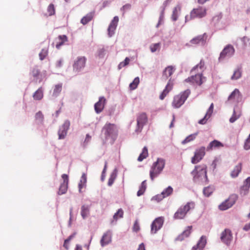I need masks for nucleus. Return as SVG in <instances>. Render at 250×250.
<instances>
[{
  "mask_svg": "<svg viewBox=\"0 0 250 250\" xmlns=\"http://www.w3.org/2000/svg\"><path fill=\"white\" fill-rule=\"evenodd\" d=\"M207 167L205 164L196 166L191 172L193 180L196 183H202L208 182Z\"/></svg>",
  "mask_w": 250,
  "mask_h": 250,
  "instance_id": "nucleus-1",
  "label": "nucleus"
},
{
  "mask_svg": "<svg viewBox=\"0 0 250 250\" xmlns=\"http://www.w3.org/2000/svg\"><path fill=\"white\" fill-rule=\"evenodd\" d=\"M195 204L193 202H188L185 205L181 206L174 213L173 218L176 220L183 219L188 212L194 208Z\"/></svg>",
  "mask_w": 250,
  "mask_h": 250,
  "instance_id": "nucleus-2",
  "label": "nucleus"
},
{
  "mask_svg": "<svg viewBox=\"0 0 250 250\" xmlns=\"http://www.w3.org/2000/svg\"><path fill=\"white\" fill-rule=\"evenodd\" d=\"M165 165V161L163 159L158 158L157 161L154 163L150 170V178L152 181L157 177L162 171Z\"/></svg>",
  "mask_w": 250,
  "mask_h": 250,
  "instance_id": "nucleus-3",
  "label": "nucleus"
},
{
  "mask_svg": "<svg viewBox=\"0 0 250 250\" xmlns=\"http://www.w3.org/2000/svg\"><path fill=\"white\" fill-rule=\"evenodd\" d=\"M102 132L104 134L106 140L109 138L114 140L117 135L118 129L115 125L106 123L103 128Z\"/></svg>",
  "mask_w": 250,
  "mask_h": 250,
  "instance_id": "nucleus-4",
  "label": "nucleus"
},
{
  "mask_svg": "<svg viewBox=\"0 0 250 250\" xmlns=\"http://www.w3.org/2000/svg\"><path fill=\"white\" fill-rule=\"evenodd\" d=\"M207 15V9L203 6H198L193 8L190 12V15L185 17L186 21H189L195 18H202Z\"/></svg>",
  "mask_w": 250,
  "mask_h": 250,
  "instance_id": "nucleus-5",
  "label": "nucleus"
},
{
  "mask_svg": "<svg viewBox=\"0 0 250 250\" xmlns=\"http://www.w3.org/2000/svg\"><path fill=\"white\" fill-rule=\"evenodd\" d=\"M190 94V91L187 90L179 94L175 95L172 102V105L175 108L180 107L187 99Z\"/></svg>",
  "mask_w": 250,
  "mask_h": 250,
  "instance_id": "nucleus-6",
  "label": "nucleus"
},
{
  "mask_svg": "<svg viewBox=\"0 0 250 250\" xmlns=\"http://www.w3.org/2000/svg\"><path fill=\"white\" fill-rule=\"evenodd\" d=\"M86 58L85 57H78L74 62L73 69L75 72H80L85 66Z\"/></svg>",
  "mask_w": 250,
  "mask_h": 250,
  "instance_id": "nucleus-7",
  "label": "nucleus"
},
{
  "mask_svg": "<svg viewBox=\"0 0 250 250\" xmlns=\"http://www.w3.org/2000/svg\"><path fill=\"white\" fill-rule=\"evenodd\" d=\"M206 154V147L201 146L196 149L194 152L193 157L191 158V162L195 164L199 163Z\"/></svg>",
  "mask_w": 250,
  "mask_h": 250,
  "instance_id": "nucleus-8",
  "label": "nucleus"
},
{
  "mask_svg": "<svg viewBox=\"0 0 250 250\" xmlns=\"http://www.w3.org/2000/svg\"><path fill=\"white\" fill-rule=\"evenodd\" d=\"M237 196L236 194L231 195L228 199L219 206L220 210H225L231 207L236 202Z\"/></svg>",
  "mask_w": 250,
  "mask_h": 250,
  "instance_id": "nucleus-9",
  "label": "nucleus"
},
{
  "mask_svg": "<svg viewBox=\"0 0 250 250\" xmlns=\"http://www.w3.org/2000/svg\"><path fill=\"white\" fill-rule=\"evenodd\" d=\"M235 50L231 45H227L221 52L219 60L220 61L226 57H230L234 53Z\"/></svg>",
  "mask_w": 250,
  "mask_h": 250,
  "instance_id": "nucleus-10",
  "label": "nucleus"
},
{
  "mask_svg": "<svg viewBox=\"0 0 250 250\" xmlns=\"http://www.w3.org/2000/svg\"><path fill=\"white\" fill-rule=\"evenodd\" d=\"M221 240L222 242L229 245L232 240V234L229 229H225L221 233Z\"/></svg>",
  "mask_w": 250,
  "mask_h": 250,
  "instance_id": "nucleus-11",
  "label": "nucleus"
},
{
  "mask_svg": "<svg viewBox=\"0 0 250 250\" xmlns=\"http://www.w3.org/2000/svg\"><path fill=\"white\" fill-rule=\"evenodd\" d=\"M62 178L63 179V182L61 183L59 191L58 194L62 195L66 193L68 188V184L69 181L68 176L67 174H63L62 175Z\"/></svg>",
  "mask_w": 250,
  "mask_h": 250,
  "instance_id": "nucleus-12",
  "label": "nucleus"
},
{
  "mask_svg": "<svg viewBox=\"0 0 250 250\" xmlns=\"http://www.w3.org/2000/svg\"><path fill=\"white\" fill-rule=\"evenodd\" d=\"M147 117L145 113H142L139 114L137 119V128L136 131L140 132L144 125L147 122Z\"/></svg>",
  "mask_w": 250,
  "mask_h": 250,
  "instance_id": "nucleus-13",
  "label": "nucleus"
},
{
  "mask_svg": "<svg viewBox=\"0 0 250 250\" xmlns=\"http://www.w3.org/2000/svg\"><path fill=\"white\" fill-rule=\"evenodd\" d=\"M69 126L70 122L68 120L65 121L58 131V133L59 139H63L65 138Z\"/></svg>",
  "mask_w": 250,
  "mask_h": 250,
  "instance_id": "nucleus-14",
  "label": "nucleus"
},
{
  "mask_svg": "<svg viewBox=\"0 0 250 250\" xmlns=\"http://www.w3.org/2000/svg\"><path fill=\"white\" fill-rule=\"evenodd\" d=\"M164 220L162 217H158L154 220L151 226V232L152 233H155L160 229L163 224Z\"/></svg>",
  "mask_w": 250,
  "mask_h": 250,
  "instance_id": "nucleus-15",
  "label": "nucleus"
},
{
  "mask_svg": "<svg viewBox=\"0 0 250 250\" xmlns=\"http://www.w3.org/2000/svg\"><path fill=\"white\" fill-rule=\"evenodd\" d=\"M208 36L206 33L200 35L195 37L190 41L191 44H198L199 43H204L207 39Z\"/></svg>",
  "mask_w": 250,
  "mask_h": 250,
  "instance_id": "nucleus-16",
  "label": "nucleus"
},
{
  "mask_svg": "<svg viewBox=\"0 0 250 250\" xmlns=\"http://www.w3.org/2000/svg\"><path fill=\"white\" fill-rule=\"evenodd\" d=\"M105 102L106 99L104 97L99 98V101L94 105V109L97 113H100L103 110Z\"/></svg>",
  "mask_w": 250,
  "mask_h": 250,
  "instance_id": "nucleus-17",
  "label": "nucleus"
},
{
  "mask_svg": "<svg viewBox=\"0 0 250 250\" xmlns=\"http://www.w3.org/2000/svg\"><path fill=\"white\" fill-rule=\"evenodd\" d=\"M118 21L119 18L117 16L114 17L108 28V32L109 37H111L114 34Z\"/></svg>",
  "mask_w": 250,
  "mask_h": 250,
  "instance_id": "nucleus-18",
  "label": "nucleus"
},
{
  "mask_svg": "<svg viewBox=\"0 0 250 250\" xmlns=\"http://www.w3.org/2000/svg\"><path fill=\"white\" fill-rule=\"evenodd\" d=\"M186 82H190L200 85L203 83V77L201 74H196L194 76H191L185 80Z\"/></svg>",
  "mask_w": 250,
  "mask_h": 250,
  "instance_id": "nucleus-19",
  "label": "nucleus"
},
{
  "mask_svg": "<svg viewBox=\"0 0 250 250\" xmlns=\"http://www.w3.org/2000/svg\"><path fill=\"white\" fill-rule=\"evenodd\" d=\"M213 108H214V105H213V104L212 103L210 104L209 108L208 109L207 113H206L205 116H204V117L203 119H202L199 121V122H198L199 124H200L201 125H204L207 123L208 120L211 117V116L213 113Z\"/></svg>",
  "mask_w": 250,
  "mask_h": 250,
  "instance_id": "nucleus-20",
  "label": "nucleus"
},
{
  "mask_svg": "<svg viewBox=\"0 0 250 250\" xmlns=\"http://www.w3.org/2000/svg\"><path fill=\"white\" fill-rule=\"evenodd\" d=\"M111 235L112 233L110 230L107 231L104 234L101 240V244L102 246L103 247L107 245L111 241Z\"/></svg>",
  "mask_w": 250,
  "mask_h": 250,
  "instance_id": "nucleus-21",
  "label": "nucleus"
},
{
  "mask_svg": "<svg viewBox=\"0 0 250 250\" xmlns=\"http://www.w3.org/2000/svg\"><path fill=\"white\" fill-rule=\"evenodd\" d=\"M173 85V83L171 82L170 80H169L167 83L165 88L164 89L159 96L160 100H163L164 99V98L167 96L168 93L172 89Z\"/></svg>",
  "mask_w": 250,
  "mask_h": 250,
  "instance_id": "nucleus-22",
  "label": "nucleus"
},
{
  "mask_svg": "<svg viewBox=\"0 0 250 250\" xmlns=\"http://www.w3.org/2000/svg\"><path fill=\"white\" fill-rule=\"evenodd\" d=\"M250 188V177L247 178L244 181L243 186L240 189V194L243 195H246Z\"/></svg>",
  "mask_w": 250,
  "mask_h": 250,
  "instance_id": "nucleus-23",
  "label": "nucleus"
},
{
  "mask_svg": "<svg viewBox=\"0 0 250 250\" xmlns=\"http://www.w3.org/2000/svg\"><path fill=\"white\" fill-rule=\"evenodd\" d=\"M224 145L222 143L217 140H214L211 142L207 147L208 151L212 150L213 149L219 148L223 147Z\"/></svg>",
  "mask_w": 250,
  "mask_h": 250,
  "instance_id": "nucleus-24",
  "label": "nucleus"
},
{
  "mask_svg": "<svg viewBox=\"0 0 250 250\" xmlns=\"http://www.w3.org/2000/svg\"><path fill=\"white\" fill-rule=\"evenodd\" d=\"M192 228V227L191 226H188L183 233L178 237L177 239L182 241L185 238L188 237L191 232Z\"/></svg>",
  "mask_w": 250,
  "mask_h": 250,
  "instance_id": "nucleus-25",
  "label": "nucleus"
},
{
  "mask_svg": "<svg viewBox=\"0 0 250 250\" xmlns=\"http://www.w3.org/2000/svg\"><path fill=\"white\" fill-rule=\"evenodd\" d=\"M57 40L56 47L57 49H59L60 47L62 45L64 42H67V37L66 35H60L56 39Z\"/></svg>",
  "mask_w": 250,
  "mask_h": 250,
  "instance_id": "nucleus-26",
  "label": "nucleus"
},
{
  "mask_svg": "<svg viewBox=\"0 0 250 250\" xmlns=\"http://www.w3.org/2000/svg\"><path fill=\"white\" fill-rule=\"evenodd\" d=\"M242 169V164L241 163H239L231 171L230 173V176L232 178H235L239 175V173L241 172Z\"/></svg>",
  "mask_w": 250,
  "mask_h": 250,
  "instance_id": "nucleus-27",
  "label": "nucleus"
},
{
  "mask_svg": "<svg viewBox=\"0 0 250 250\" xmlns=\"http://www.w3.org/2000/svg\"><path fill=\"white\" fill-rule=\"evenodd\" d=\"M43 96V90L42 87H40L33 94V98L35 100H41Z\"/></svg>",
  "mask_w": 250,
  "mask_h": 250,
  "instance_id": "nucleus-28",
  "label": "nucleus"
},
{
  "mask_svg": "<svg viewBox=\"0 0 250 250\" xmlns=\"http://www.w3.org/2000/svg\"><path fill=\"white\" fill-rule=\"evenodd\" d=\"M174 68L172 66H168L166 67L163 72V76L167 79L170 77L173 73Z\"/></svg>",
  "mask_w": 250,
  "mask_h": 250,
  "instance_id": "nucleus-29",
  "label": "nucleus"
},
{
  "mask_svg": "<svg viewBox=\"0 0 250 250\" xmlns=\"http://www.w3.org/2000/svg\"><path fill=\"white\" fill-rule=\"evenodd\" d=\"M148 156V150L146 146H145L142 153L140 154L138 158V161L139 162L142 161L144 159H146Z\"/></svg>",
  "mask_w": 250,
  "mask_h": 250,
  "instance_id": "nucleus-30",
  "label": "nucleus"
},
{
  "mask_svg": "<svg viewBox=\"0 0 250 250\" xmlns=\"http://www.w3.org/2000/svg\"><path fill=\"white\" fill-rule=\"evenodd\" d=\"M172 192L173 188L170 186L168 187L163 191L162 192L161 195L160 196H162V197L160 199L169 196L172 194Z\"/></svg>",
  "mask_w": 250,
  "mask_h": 250,
  "instance_id": "nucleus-31",
  "label": "nucleus"
},
{
  "mask_svg": "<svg viewBox=\"0 0 250 250\" xmlns=\"http://www.w3.org/2000/svg\"><path fill=\"white\" fill-rule=\"evenodd\" d=\"M62 83H59L55 85L53 90V95L55 97L58 96L62 90Z\"/></svg>",
  "mask_w": 250,
  "mask_h": 250,
  "instance_id": "nucleus-32",
  "label": "nucleus"
},
{
  "mask_svg": "<svg viewBox=\"0 0 250 250\" xmlns=\"http://www.w3.org/2000/svg\"><path fill=\"white\" fill-rule=\"evenodd\" d=\"M146 188V180L143 181L141 183L139 190L137 192V196H140L143 195Z\"/></svg>",
  "mask_w": 250,
  "mask_h": 250,
  "instance_id": "nucleus-33",
  "label": "nucleus"
},
{
  "mask_svg": "<svg viewBox=\"0 0 250 250\" xmlns=\"http://www.w3.org/2000/svg\"><path fill=\"white\" fill-rule=\"evenodd\" d=\"M240 96V92L238 89H235L229 97V100L238 99Z\"/></svg>",
  "mask_w": 250,
  "mask_h": 250,
  "instance_id": "nucleus-34",
  "label": "nucleus"
},
{
  "mask_svg": "<svg viewBox=\"0 0 250 250\" xmlns=\"http://www.w3.org/2000/svg\"><path fill=\"white\" fill-rule=\"evenodd\" d=\"M89 208L88 206L83 205L81 208V215L84 219L89 214Z\"/></svg>",
  "mask_w": 250,
  "mask_h": 250,
  "instance_id": "nucleus-35",
  "label": "nucleus"
},
{
  "mask_svg": "<svg viewBox=\"0 0 250 250\" xmlns=\"http://www.w3.org/2000/svg\"><path fill=\"white\" fill-rule=\"evenodd\" d=\"M242 76V71L241 69L238 68L236 70L234 71L233 75L231 77V79L233 80H237L239 79Z\"/></svg>",
  "mask_w": 250,
  "mask_h": 250,
  "instance_id": "nucleus-36",
  "label": "nucleus"
},
{
  "mask_svg": "<svg viewBox=\"0 0 250 250\" xmlns=\"http://www.w3.org/2000/svg\"><path fill=\"white\" fill-rule=\"evenodd\" d=\"M180 10L181 8L179 6H177L174 8L172 15V19L173 21H175L177 20L178 12L180 11Z\"/></svg>",
  "mask_w": 250,
  "mask_h": 250,
  "instance_id": "nucleus-37",
  "label": "nucleus"
},
{
  "mask_svg": "<svg viewBox=\"0 0 250 250\" xmlns=\"http://www.w3.org/2000/svg\"><path fill=\"white\" fill-rule=\"evenodd\" d=\"M92 18L93 16L91 14H87L81 19V22L83 24L85 25L91 21Z\"/></svg>",
  "mask_w": 250,
  "mask_h": 250,
  "instance_id": "nucleus-38",
  "label": "nucleus"
},
{
  "mask_svg": "<svg viewBox=\"0 0 250 250\" xmlns=\"http://www.w3.org/2000/svg\"><path fill=\"white\" fill-rule=\"evenodd\" d=\"M123 215L124 211L122 208H120L113 215V219L117 221L118 219L123 217Z\"/></svg>",
  "mask_w": 250,
  "mask_h": 250,
  "instance_id": "nucleus-39",
  "label": "nucleus"
},
{
  "mask_svg": "<svg viewBox=\"0 0 250 250\" xmlns=\"http://www.w3.org/2000/svg\"><path fill=\"white\" fill-rule=\"evenodd\" d=\"M206 244V239L205 237L202 236L199 241H198V243L196 244L197 247H199L202 250L203 249V248L205 247V245Z\"/></svg>",
  "mask_w": 250,
  "mask_h": 250,
  "instance_id": "nucleus-40",
  "label": "nucleus"
},
{
  "mask_svg": "<svg viewBox=\"0 0 250 250\" xmlns=\"http://www.w3.org/2000/svg\"><path fill=\"white\" fill-rule=\"evenodd\" d=\"M140 82L139 78L138 77L135 78L133 81L129 84L130 89L134 90L136 89Z\"/></svg>",
  "mask_w": 250,
  "mask_h": 250,
  "instance_id": "nucleus-41",
  "label": "nucleus"
},
{
  "mask_svg": "<svg viewBox=\"0 0 250 250\" xmlns=\"http://www.w3.org/2000/svg\"><path fill=\"white\" fill-rule=\"evenodd\" d=\"M213 188L212 187L209 186L204 189L203 193L206 196H209L213 192Z\"/></svg>",
  "mask_w": 250,
  "mask_h": 250,
  "instance_id": "nucleus-42",
  "label": "nucleus"
},
{
  "mask_svg": "<svg viewBox=\"0 0 250 250\" xmlns=\"http://www.w3.org/2000/svg\"><path fill=\"white\" fill-rule=\"evenodd\" d=\"M35 119L40 122H42L44 119V116L42 113L39 111L35 114Z\"/></svg>",
  "mask_w": 250,
  "mask_h": 250,
  "instance_id": "nucleus-43",
  "label": "nucleus"
},
{
  "mask_svg": "<svg viewBox=\"0 0 250 250\" xmlns=\"http://www.w3.org/2000/svg\"><path fill=\"white\" fill-rule=\"evenodd\" d=\"M48 54V49H42L41 52L39 54L40 59L41 60H43L47 55Z\"/></svg>",
  "mask_w": 250,
  "mask_h": 250,
  "instance_id": "nucleus-44",
  "label": "nucleus"
},
{
  "mask_svg": "<svg viewBox=\"0 0 250 250\" xmlns=\"http://www.w3.org/2000/svg\"><path fill=\"white\" fill-rule=\"evenodd\" d=\"M160 43H157L152 44L150 46V50L152 52H155L157 50L160 49Z\"/></svg>",
  "mask_w": 250,
  "mask_h": 250,
  "instance_id": "nucleus-45",
  "label": "nucleus"
},
{
  "mask_svg": "<svg viewBox=\"0 0 250 250\" xmlns=\"http://www.w3.org/2000/svg\"><path fill=\"white\" fill-rule=\"evenodd\" d=\"M130 60L128 58L126 57L124 61L121 62L120 63V64L118 65L119 69H121L122 68L125 66L126 65H128L129 64Z\"/></svg>",
  "mask_w": 250,
  "mask_h": 250,
  "instance_id": "nucleus-46",
  "label": "nucleus"
},
{
  "mask_svg": "<svg viewBox=\"0 0 250 250\" xmlns=\"http://www.w3.org/2000/svg\"><path fill=\"white\" fill-rule=\"evenodd\" d=\"M75 235V233H73V234L70 235L67 239L64 240V242L63 246L66 250L68 249V243L74 237Z\"/></svg>",
  "mask_w": 250,
  "mask_h": 250,
  "instance_id": "nucleus-47",
  "label": "nucleus"
},
{
  "mask_svg": "<svg viewBox=\"0 0 250 250\" xmlns=\"http://www.w3.org/2000/svg\"><path fill=\"white\" fill-rule=\"evenodd\" d=\"M195 138V136L194 135H190L188 136L185 139H184L182 143V144H186L192 140H193Z\"/></svg>",
  "mask_w": 250,
  "mask_h": 250,
  "instance_id": "nucleus-48",
  "label": "nucleus"
},
{
  "mask_svg": "<svg viewBox=\"0 0 250 250\" xmlns=\"http://www.w3.org/2000/svg\"><path fill=\"white\" fill-rule=\"evenodd\" d=\"M47 11L49 13V16H52L55 14V8L53 4H50L49 5L47 8Z\"/></svg>",
  "mask_w": 250,
  "mask_h": 250,
  "instance_id": "nucleus-49",
  "label": "nucleus"
},
{
  "mask_svg": "<svg viewBox=\"0 0 250 250\" xmlns=\"http://www.w3.org/2000/svg\"><path fill=\"white\" fill-rule=\"evenodd\" d=\"M205 66V62L203 60H201L200 63L196 65L191 70V72H193L196 69L199 68L201 70H202Z\"/></svg>",
  "mask_w": 250,
  "mask_h": 250,
  "instance_id": "nucleus-50",
  "label": "nucleus"
},
{
  "mask_svg": "<svg viewBox=\"0 0 250 250\" xmlns=\"http://www.w3.org/2000/svg\"><path fill=\"white\" fill-rule=\"evenodd\" d=\"M116 174H115L113 173L110 175V176L108 181V185L109 186H111L113 184L114 180L116 179Z\"/></svg>",
  "mask_w": 250,
  "mask_h": 250,
  "instance_id": "nucleus-51",
  "label": "nucleus"
},
{
  "mask_svg": "<svg viewBox=\"0 0 250 250\" xmlns=\"http://www.w3.org/2000/svg\"><path fill=\"white\" fill-rule=\"evenodd\" d=\"M240 117V115H237L235 113V111L234 110L233 115L229 119V122L231 123H234L237 119H238Z\"/></svg>",
  "mask_w": 250,
  "mask_h": 250,
  "instance_id": "nucleus-52",
  "label": "nucleus"
},
{
  "mask_svg": "<svg viewBox=\"0 0 250 250\" xmlns=\"http://www.w3.org/2000/svg\"><path fill=\"white\" fill-rule=\"evenodd\" d=\"M133 230L134 232H138L140 230V226L137 220H136L133 227Z\"/></svg>",
  "mask_w": 250,
  "mask_h": 250,
  "instance_id": "nucleus-53",
  "label": "nucleus"
},
{
  "mask_svg": "<svg viewBox=\"0 0 250 250\" xmlns=\"http://www.w3.org/2000/svg\"><path fill=\"white\" fill-rule=\"evenodd\" d=\"M244 148L246 150L250 149V134L249 138L246 140L244 144Z\"/></svg>",
  "mask_w": 250,
  "mask_h": 250,
  "instance_id": "nucleus-54",
  "label": "nucleus"
},
{
  "mask_svg": "<svg viewBox=\"0 0 250 250\" xmlns=\"http://www.w3.org/2000/svg\"><path fill=\"white\" fill-rule=\"evenodd\" d=\"M40 73V70L37 68H34L32 71V75L34 77H37Z\"/></svg>",
  "mask_w": 250,
  "mask_h": 250,
  "instance_id": "nucleus-55",
  "label": "nucleus"
},
{
  "mask_svg": "<svg viewBox=\"0 0 250 250\" xmlns=\"http://www.w3.org/2000/svg\"><path fill=\"white\" fill-rule=\"evenodd\" d=\"M80 182L86 184V175L85 173H83L81 176Z\"/></svg>",
  "mask_w": 250,
  "mask_h": 250,
  "instance_id": "nucleus-56",
  "label": "nucleus"
},
{
  "mask_svg": "<svg viewBox=\"0 0 250 250\" xmlns=\"http://www.w3.org/2000/svg\"><path fill=\"white\" fill-rule=\"evenodd\" d=\"M63 64V60L62 59H60L57 61L56 62V66L58 68H60L62 66Z\"/></svg>",
  "mask_w": 250,
  "mask_h": 250,
  "instance_id": "nucleus-57",
  "label": "nucleus"
},
{
  "mask_svg": "<svg viewBox=\"0 0 250 250\" xmlns=\"http://www.w3.org/2000/svg\"><path fill=\"white\" fill-rule=\"evenodd\" d=\"M131 8V5L130 4H126L123 6L122 8V10L123 11H125L126 10L130 9Z\"/></svg>",
  "mask_w": 250,
  "mask_h": 250,
  "instance_id": "nucleus-58",
  "label": "nucleus"
},
{
  "mask_svg": "<svg viewBox=\"0 0 250 250\" xmlns=\"http://www.w3.org/2000/svg\"><path fill=\"white\" fill-rule=\"evenodd\" d=\"M91 137L89 134H86L84 143L87 144L91 140Z\"/></svg>",
  "mask_w": 250,
  "mask_h": 250,
  "instance_id": "nucleus-59",
  "label": "nucleus"
},
{
  "mask_svg": "<svg viewBox=\"0 0 250 250\" xmlns=\"http://www.w3.org/2000/svg\"><path fill=\"white\" fill-rule=\"evenodd\" d=\"M86 186V184H83L81 182L79 184V190L80 192H82V189L83 188H84Z\"/></svg>",
  "mask_w": 250,
  "mask_h": 250,
  "instance_id": "nucleus-60",
  "label": "nucleus"
},
{
  "mask_svg": "<svg viewBox=\"0 0 250 250\" xmlns=\"http://www.w3.org/2000/svg\"><path fill=\"white\" fill-rule=\"evenodd\" d=\"M137 250H146L145 245L143 243L139 245Z\"/></svg>",
  "mask_w": 250,
  "mask_h": 250,
  "instance_id": "nucleus-61",
  "label": "nucleus"
},
{
  "mask_svg": "<svg viewBox=\"0 0 250 250\" xmlns=\"http://www.w3.org/2000/svg\"><path fill=\"white\" fill-rule=\"evenodd\" d=\"M105 52V50L104 48L100 49L99 51V56L100 57H103L104 55V52Z\"/></svg>",
  "mask_w": 250,
  "mask_h": 250,
  "instance_id": "nucleus-62",
  "label": "nucleus"
},
{
  "mask_svg": "<svg viewBox=\"0 0 250 250\" xmlns=\"http://www.w3.org/2000/svg\"><path fill=\"white\" fill-rule=\"evenodd\" d=\"M244 230L248 231L250 229V223L245 225L243 228Z\"/></svg>",
  "mask_w": 250,
  "mask_h": 250,
  "instance_id": "nucleus-63",
  "label": "nucleus"
},
{
  "mask_svg": "<svg viewBox=\"0 0 250 250\" xmlns=\"http://www.w3.org/2000/svg\"><path fill=\"white\" fill-rule=\"evenodd\" d=\"M191 250H203L200 249V248H199V247H197V246L196 245L195 246L193 247Z\"/></svg>",
  "mask_w": 250,
  "mask_h": 250,
  "instance_id": "nucleus-64",
  "label": "nucleus"
}]
</instances>
